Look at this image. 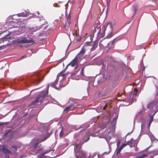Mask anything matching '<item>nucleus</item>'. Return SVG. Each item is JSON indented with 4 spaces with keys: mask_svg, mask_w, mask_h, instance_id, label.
<instances>
[{
    "mask_svg": "<svg viewBox=\"0 0 158 158\" xmlns=\"http://www.w3.org/2000/svg\"><path fill=\"white\" fill-rule=\"evenodd\" d=\"M152 123L151 122H149V123H148V130H149V128H150V125Z\"/></svg>",
    "mask_w": 158,
    "mask_h": 158,
    "instance_id": "nucleus-33",
    "label": "nucleus"
},
{
    "mask_svg": "<svg viewBox=\"0 0 158 158\" xmlns=\"http://www.w3.org/2000/svg\"><path fill=\"white\" fill-rule=\"evenodd\" d=\"M89 126V125H86L85 124H84L81 125V126H80L79 129L84 128V129L81 130L80 131V132H82V131H84L85 129H86Z\"/></svg>",
    "mask_w": 158,
    "mask_h": 158,
    "instance_id": "nucleus-15",
    "label": "nucleus"
},
{
    "mask_svg": "<svg viewBox=\"0 0 158 158\" xmlns=\"http://www.w3.org/2000/svg\"><path fill=\"white\" fill-rule=\"evenodd\" d=\"M107 4H108V0H107Z\"/></svg>",
    "mask_w": 158,
    "mask_h": 158,
    "instance_id": "nucleus-49",
    "label": "nucleus"
},
{
    "mask_svg": "<svg viewBox=\"0 0 158 158\" xmlns=\"http://www.w3.org/2000/svg\"><path fill=\"white\" fill-rule=\"evenodd\" d=\"M127 145H129L130 147H135L136 144L135 141L132 138L127 141Z\"/></svg>",
    "mask_w": 158,
    "mask_h": 158,
    "instance_id": "nucleus-14",
    "label": "nucleus"
},
{
    "mask_svg": "<svg viewBox=\"0 0 158 158\" xmlns=\"http://www.w3.org/2000/svg\"><path fill=\"white\" fill-rule=\"evenodd\" d=\"M153 118L152 116H150V120H149V122L152 123V122L153 121Z\"/></svg>",
    "mask_w": 158,
    "mask_h": 158,
    "instance_id": "nucleus-29",
    "label": "nucleus"
},
{
    "mask_svg": "<svg viewBox=\"0 0 158 158\" xmlns=\"http://www.w3.org/2000/svg\"><path fill=\"white\" fill-rule=\"evenodd\" d=\"M47 24H48V23L47 22H45V23L43 25V26L45 24L47 25Z\"/></svg>",
    "mask_w": 158,
    "mask_h": 158,
    "instance_id": "nucleus-43",
    "label": "nucleus"
},
{
    "mask_svg": "<svg viewBox=\"0 0 158 158\" xmlns=\"http://www.w3.org/2000/svg\"><path fill=\"white\" fill-rule=\"evenodd\" d=\"M115 39H114L112 41V44H113L114 43V41H115Z\"/></svg>",
    "mask_w": 158,
    "mask_h": 158,
    "instance_id": "nucleus-42",
    "label": "nucleus"
},
{
    "mask_svg": "<svg viewBox=\"0 0 158 158\" xmlns=\"http://www.w3.org/2000/svg\"><path fill=\"white\" fill-rule=\"evenodd\" d=\"M50 136V135L49 134H47L46 135L44 136V139L43 140H41L42 142L44 141L47 139Z\"/></svg>",
    "mask_w": 158,
    "mask_h": 158,
    "instance_id": "nucleus-21",
    "label": "nucleus"
},
{
    "mask_svg": "<svg viewBox=\"0 0 158 158\" xmlns=\"http://www.w3.org/2000/svg\"><path fill=\"white\" fill-rule=\"evenodd\" d=\"M48 93V89L47 91H43L40 92L39 94L37 97L36 99L32 102L30 105L32 107H35L37 105V103L40 100L41 103H42L44 101L46 96Z\"/></svg>",
    "mask_w": 158,
    "mask_h": 158,
    "instance_id": "nucleus-2",
    "label": "nucleus"
},
{
    "mask_svg": "<svg viewBox=\"0 0 158 158\" xmlns=\"http://www.w3.org/2000/svg\"><path fill=\"white\" fill-rule=\"evenodd\" d=\"M17 16L19 17H26L28 16V14L27 11L24 10L23 12L18 14Z\"/></svg>",
    "mask_w": 158,
    "mask_h": 158,
    "instance_id": "nucleus-16",
    "label": "nucleus"
},
{
    "mask_svg": "<svg viewBox=\"0 0 158 158\" xmlns=\"http://www.w3.org/2000/svg\"><path fill=\"white\" fill-rule=\"evenodd\" d=\"M90 55H86L85 56V58H87L88 56H90Z\"/></svg>",
    "mask_w": 158,
    "mask_h": 158,
    "instance_id": "nucleus-38",
    "label": "nucleus"
},
{
    "mask_svg": "<svg viewBox=\"0 0 158 158\" xmlns=\"http://www.w3.org/2000/svg\"><path fill=\"white\" fill-rule=\"evenodd\" d=\"M152 103H151V102H150L147 105V108L149 109H152Z\"/></svg>",
    "mask_w": 158,
    "mask_h": 158,
    "instance_id": "nucleus-24",
    "label": "nucleus"
},
{
    "mask_svg": "<svg viewBox=\"0 0 158 158\" xmlns=\"http://www.w3.org/2000/svg\"><path fill=\"white\" fill-rule=\"evenodd\" d=\"M92 57L90 58V59H89V60H91V59H92Z\"/></svg>",
    "mask_w": 158,
    "mask_h": 158,
    "instance_id": "nucleus-48",
    "label": "nucleus"
},
{
    "mask_svg": "<svg viewBox=\"0 0 158 158\" xmlns=\"http://www.w3.org/2000/svg\"><path fill=\"white\" fill-rule=\"evenodd\" d=\"M138 89L136 88H135L134 89V92L133 93V95L134 96H137L138 94Z\"/></svg>",
    "mask_w": 158,
    "mask_h": 158,
    "instance_id": "nucleus-20",
    "label": "nucleus"
},
{
    "mask_svg": "<svg viewBox=\"0 0 158 158\" xmlns=\"http://www.w3.org/2000/svg\"><path fill=\"white\" fill-rule=\"evenodd\" d=\"M106 107H107V105H106H106L104 106V107L103 108V109L104 110H105L106 108Z\"/></svg>",
    "mask_w": 158,
    "mask_h": 158,
    "instance_id": "nucleus-36",
    "label": "nucleus"
},
{
    "mask_svg": "<svg viewBox=\"0 0 158 158\" xmlns=\"http://www.w3.org/2000/svg\"><path fill=\"white\" fill-rule=\"evenodd\" d=\"M70 109L71 108H70V107H69V106H67L66 107H65V108L64 110V112L67 111H68L70 109Z\"/></svg>",
    "mask_w": 158,
    "mask_h": 158,
    "instance_id": "nucleus-28",
    "label": "nucleus"
},
{
    "mask_svg": "<svg viewBox=\"0 0 158 158\" xmlns=\"http://www.w3.org/2000/svg\"><path fill=\"white\" fill-rule=\"evenodd\" d=\"M41 18H43V17L42 16H41Z\"/></svg>",
    "mask_w": 158,
    "mask_h": 158,
    "instance_id": "nucleus-50",
    "label": "nucleus"
},
{
    "mask_svg": "<svg viewBox=\"0 0 158 158\" xmlns=\"http://www.w3.org/2000/svg\"><path fill=\"white\" fill-rule=\"evenodd\" d=\"M70 16L69 15L67 18V21L65 23V26H67L68 27L69 26L70 23Z\"/></svg>",
    "mask_w": 158,
    "mask_h": 158,
    "instance_id": "nucleus-17",
    "label": "nucleus"
},
{
    "mask_svg": "<svg viewBox=\"0 0 158 158\" xmlns=\"http://www.w3.org/2000/svg\"><path fill=\"white\" fill-rule=\"evenodd\" d=\"M98 45V41L97 40L86 42V44L82 47L80 52L68 64L65 70L66 69L69 65H71L72 67L76 66L77 67L78 62L82 60V56L85 54V52L89 53L91 51H94L97 47Z\"/></svg>",
    "mask_w": 158,
    "mask_h": 158,
    "instance_id": "nucleus-1",
    "label": "nucleus"
},
{
    "mask_svg": "<svg viewBox=\"0 0 158 158\" xmlns=\"http://www.w3.org/2000/svg\"><path fill=\"white\" fill-rule=\"evenodd\" d=\"M36 13H37V14L38 15H40V13L39 12V11H37V12H36Z\"/></svg>",
    "mask_w": 158,
    "mask_h": 158,
    "instance_id": "nucleus-41",
    "label": "nucleus"
},
{
    "mask_svg": "<svg viewBox=\"0 0 158 158\" xmlns=\"http://www.w3.org/2000/svg\"><path fill=\"white\" fill-rule=\"evenodd\" d=\"M81 38H80L79 39H77V41L79 42L81 40Z\"/></svg>",
    "mask_w": 158,
    "mask_h": 158,
    "instance_id": "nucleus-40",
    "label": "nucleus"
},
{
    "mask_svg": "<svg viewBox=\"0 0 158 158\" xmlns=\"http://www.w3.org/2000/svg\"><path fill=\"white\" fill-rule=\"evenodd\" d=\"M100 94V93H98V95H99V94Z\"/></svg>",
    "mask_w": 158,
    "mask_h": 158,
    "instance_id": "nucleus-53",
    "label": "nucleus"
},
{
    "mask_svg": "<svg viewBox=\"0 0 158 158\" xmlns=\"http://www.w3.org/2000/svg\"><path fill=\"white\" fill-rule=\"evenodd\" d=\"M125 155H126L125 154H124V155H123L122 156V158H126V157H125Z\"/></svg>",
    "mask_w": 158,
    "mask_h": 158,
    "instance_id": "nucleus-37",
    "label": "nucleus"
},
{
    "mask_svg": "<svg viewBox=\"0 0 158 158\" xmlns=\"http://www.w3.org/2000/svg\"><path fill=\"white\" fill-rule=\"evenodd\" d=\"M14 133L12 131H8L5 134L2 136V138H5L6 137H8V140H11L14 136Z\"/></svg>",
    "mask_w": 158,
    "mask_h": 158,
    "instance_id": "nucleus-10",
    "label": "nucleus"
},
{
    "mask_svg": "<svg viewBox=\"0 0 158 158\" xmlns=\"http://www.w3.org/2000/svg\"><path fill=\"white\" fill-rule=\"evenodd\" d=\"M103 30L102 33H101V28H99V31L98 33V35L100 38H102L105 35V32L107 28V29L109 30V32H110V34L108 35V38H110L113 36V35L112 33L113 31V28L112 27V24L111 23L109 22L106 23L103 26Z\"/></svg>",
    "mask_w": 158,
    "mask_h": 158,
    "instance_id": "nucleus-3",
    "label": "nucleus"
},
{
    "mask_svg": "<svg viewBox=\"0 0 158 158\" xmlns=\"http://www.w3.org/2000/svg\"><path fill=\"white\" fill-rule=\"evenodd\" d=\"M65 75V74H64L63 73H59L57 76L56 79L55 81L52 83L49 84L47 85V89H48L49 86H52L55 88L57 89V87L56 85L57 84L59 77H64Z\"/></svg>",
    "mask_w": 158,
    "mask_h": 158,
    "instance_id": "nucleus-9",
    "label": "nucleus"
},
{
    "mask_svg": "<svg viewBox=\"0 0 158 158\" xmlns=\"http://www.w3.org/2000/svg\"><path fill=\"white\" fill-rule=\"evenodd\" d=\"M81 145L80 141L78 140H77L75 143L74 151L77 153L76 154L77 158H85V153L81 150Z\"/></svg>",
    "mask_w": 158,
    "mask_h": 158,
    "instance_id": "nucleus-4",
    "label": "nucleus"
},
{
    "mask_svg": "<svg viewBox=\"0 0 158 158\" xmlns=\"http://www.w3.org/2000/svg\"><path fill=\"white\" fill-rule=\"evenodd\" d=\"M151 103H153L152 105V110H153L154 108L155 107L157 110H158V100H154L151 102Z\"/></svg>",
    "mask_w": 158,
    "mask_h": 158,
    "instance_id": "nucleus-13",
    "label": "nucleus"
},
{
    "mask_svg": "<svg viewBox=\"0 0 158 158\" xmlns=\"http://www.w3.org/2000/svg\"><path fill=\"white\" fill-rule=\"evenodd\" d=\"M89 132H86L84 136L82 142V143H85L88 141L89 139Z\"/></svg>",
    "mask_w": 158,
    "mask_h": 158,
    "instance_id": "nucleus-12",
    "label": "nucleus"
},
{
    "mask_svg": "<svg viewBox=\"0 0 158 158\" xmlns=\"http://www.w3.org/2000/svg\"><path fill=\"white\" fill-rule=\"evenodd\" d=\"M98 156V158H100V157Z\"/></svg>",
    "mask_w": 158,
    "mask_h": 158,
    "instance_id": "nucleus-51",
    "label": "nucleus"
},
{
    "mask_svg": "<svg viewBox=\"0 0 158 158\" xmlns=\"http://www.w3.org/2000/svg\"><path fill=\"white\" fill-rule=\"evenodd\" d=\"M123 148L120 147L119 148L117 149L116 151V154L118 155L120 154L121 150Z\"/></svg>",
    "mask_w": 158,
    "mask_h": 158,
    "instance_id": "nucleus-22",
    "label": "nucleus"
},
{
    "mask_svg": "<svg viewBox=\"0 0 158 158\" xmlns=\"http://www.w3.org/2000/svg\"><path fill=\"white\" fill-rule=\"evenodd\" d=\"M137 6H135L133 7V11L134 12V14L136 12L137 10Z\"/></svg>",
    "mask_w": 158,
    "mask_h": 158,
    "instance_id": "nucleus-27",
    "label": "nucleus"
},
{
    "mask_svg": "<svg viewBox=\"0 0 158 158\" xmlns=\"http://www.w3.org/2000/svg\"><path fill=\"white\" fill-rule=\"evenodd\" d=\"M41 142V140L38 139L32 140L29 144V148L31 151H34L36 149L40 147L41 144H39Z\"/></svg>",
    "mask_w": 158,
    "mask_h": 158,
    "instance_id": "nucleus-5",
    "label": "nucleus"
},
{
    "mask_svg": "<svg viewBox=\"0 0 158 158\" xmlns=\"http://www.w3.org/2000/svg\"><path fill=\"white\" fill-rule=\"evenodd\" d=\"M2 150L3 152L5 153H7L12 154V152L10 151L9 150L5 147H3L2 148Z\"/></svg>",
    "mask_w": 158,
    "mask_h": 158,
    "instance_id": "nucleus-18",
    "label": "nucleus"
},
{
    "mask_svg": "<svg viewBox=\"0 0 158 158\" xmlns=\"http://www.w3.org/2000/svg\"><path fill=\"white\" fill-rule=\"evenodd\" d=\"M127 145V143H126L123 144L121 145V147L123 149V148L126 146Z\"/></svg>",
    "mask_w": 158,
    "mask_h": 158,
    "instance_id": "nucleus-30",
    "label": "nucleus"
},
{
    "mask_svg": "<svg viewBox=\"0 0 158 158\" xmlns=\"http://www.w3.org/2000/svg\"><path fill=\"white\" fill-rule=\"evenodd\" d=\"M118 117V116L117 115V116H116V118L114 117L112 119V121L113 122L117 120Z\"/></svg>",
    "mask_w": 158,
    "mask_h": 158,
    "instance_id": "nucleus-32",
    "label": "nucleus"
},
{
    "mask_svg": "<svg viewBox=\"0 0 158 158\" xmlns=\"http://www.w3.org/2000/svg\"><path fill=\"white\" fill-rule=\"evenodd\" d=\"M63 135H64V131H63V129L62 128L61 129L60 132V133L59 135L60 137H62L63 136Z\"/></svg>",
    "mask_w": 158,
    "mask_h": 158,
    "instance_id": "nucleus-25",
    "label": "nucleus"
},
{
    "mask_svg": "<svg viewBox=\"0 0 158 158\" xmlns=\"http://www.w3.org/2000/svg\"><path fill=\"white\" fill-rule=\"evenodd\" d=\"M10 148L12 151L14 152L16 151L17 150V148L16 146H12L11 148Z\"/></svg>",
    "mask_w": 158,
    "mask_h": 158,
    "instance_id": "nucleus-26",
    "label": "nucleus"
},
{
    "mask_svg": "<svg viewBox=\"0 0 158 158\" xmlns=\"http://www.w3.org/2000/svg\"><path fill=\"white\" fill-rule=\"evenodd\" d=\"M120 141H118V142L117 143V146L118 147L120 144Z\"/></svg>",
    "mask_w": 158,
    "mask_h": 158,
    "instance_id": "nucleus-35",
    "label": "nucleus"
},
{
    "mask_svg": "<svg viewBox=\"0 0 158 158\" xmlns=\"http://www.w3.org/2000/svg\"><path fill=\"white\" fill-rule=\"evenodd\" d=\"M44 78V77L41 74L37 73L35 74V76L33 78H31L30 80L31 82H34L35 84L39 83Z\"/></svg>",
    "mask_w": 158,
    "mask_h": 158,
    "instance_id": "nucleus-6",
    "label": "nucleus"
},
{
    "mask_svg": "<svg viewBox=\"0 0 158 158\" xmlns=\"http://www.w3.org/2000/svg\"><path fill=\"white\" fill-rule=\"evenodd\" d=\"M2 47V46H0V50L1 49V48Z\"/></svg>",
    "mask_w": 158,
    "mask_h": 158,
    "instance_id": "nucleus-47",
    "label": "nucleus"
},
{
    "mask_svg": "<svg viewBox=\"0 0 158 158\" xmlns=\"http://www.w3.org/2000/svg\"><path fill=\"white\" fill-rule=\"evenodd\" d=\"M106 95H103H103H102V97H104V96H105Z\"/></svg>",
    "mask_w": 158,
    "mask_h": 158,
    "instance_id": "nucleus-45",
    "label": "nucleus"
},
{
    "mask_svg": "<svg viewBox=\"0 0 158 158\" xmlns=\"http://www.w3.org/2000/svg\"><path fill=\"white\" fill-rule=\"evenodd\" d=\"M73 35H76V33H73Z\"/></svg>",
    "mask_w": 158,
    "mask_h": 158,
    "instance_id": "nucleus-46",
    "label": "nucleus"
},
{
    "mask_svg": "<svg viewBox=\"0 0 158 158\" xmlns=\"http://www.w3.org/2000/svg\"><path fill=\"white\" fill-rule=\"evenodd\" d=\"M127 145V143H126L123 144L121 145V147L123 149V148L126 146Z\"/></svg>",
    "mask_w": 158,
    "mask_h": 158,
    "instance_id": "nucleus-31",
    "label": "nucleus"
},
{
    "mask_svg": "<svg viewBox=\"0 0 158 158\" xmlns=\"http://www.w3.org/2000/svg\"><path fill=\"white\" fill-rule=\"evenodd\" d=\"M3 39L4 40V39H5V40H6V39H6L5 37H4V38H3Z\"/></svg>",
    "mask_w": 158,
    "mask_h": 158,
    "instance_id": "nucleus-44",
    "label": "nucleus"
},
{
    "mask_svg": "<svg viewBox=\"0 0 158 158\" xmlns=\"http://www.w3.org/2000/svg\"><path fill=\"white\" fill-rule=\"evenodd\" d=\"M83 69H82V71H83Z\"/></svg>",
    "mask_w": 158,
    "mask_h": 158,
    "instance_id": "nucleus-52",
    "label": "nucleus"
},
{
    "mask_svg": "<svg viewBox=\"0 0 158 158\" xmlns=\"http://www.w3.org/2000/svg\"><path fill=\"white\" fill-rule=\"evenodd\" d=\"M75 104L76 103L75 102H73L69 106V107H70V108H71V110H73L75 108Z\"/></svg>",
    "mask_w": 158,
    "mask_h": 158,
    "instance_id": "nucleus-19",
    "label": "nucleus"
},
{
    "mask_svg": "<svg viewBox=\"0 0 158 158\" xmlns=\"http://www.w3.org/2000/svg\"><path fill=\"white\" fill-rule=\"evenodd\" d=\"M25 57H26V55H25L24 56H22V57H21V58H20V60H21L22 59H23V58Z\"/></svg>",
    "mask_w": 158,
    "mask_h": 158,
    "instance_id": "nucleus-34",
    "label": "nucleus"
},
{
    "mask_svg": "<svg viewBox=\"0 0 158 158\" xmlns=\"http://www.w3.org/2000/svg\"><path fill=\"white\" fill-rule=\"evenodd\" d=\"M148 156V153H145L143 151H141L137 153L136 158H144L147 157Z\"/></svg>",
    "mask_w": 158,
    "mask_h": 158,
    "instance_id": "nucleus-11",
    "label": "nucleus"
},
{
    "mask_svg": "<svg viewBox=\"0 0 158 158\" xmlns=\"http://www.w3.org/2000/svg\"><path fill=\"white\" fill-rule=\"evenodd\" d=\"M57 3H55L54 4L53 6H54L55 7H57Z\"/></svg>",
    "mask_w": 158,
    "mask_h": 158,
    "instance_id": "nucleus-39",
    "label": "nucleus"
},
{
    "mask_svg": "<svg viewBox=\"0 0 158 158\" xmlns=\"http://www.w3.org/2000/svg\"><path fill=\"white\" fill-rule=\"evenodd\" d=\"M17 43L19 44L21 43H33L34 41L33 39L28 40L26 37H21L17 39Z\"/></svg>",
    "mask_w": 158,
    "mask_h": 158,
    "instance_id": "nucleus-8",
    "label": "nucleus"
},
{
    "mask_svg": "<svg viewBox=\"0 0 158 158\" xmlns=\"http://www.w3.org/2000/svg\"><path fill=\"white\" fill-rule=\"evenodd\" d=\"M50 152H51V153L52 154V153H53L54 152L51 150L48 151H44L43 149L41 148L37 150L35 153L38 155L39 158H42L45 157V154L48 153H50Z\"/></svg>",
    "mask_w": 158,
    "mask_h": 158,
    "instance_id": "nucleus-7",
    "label": "nucleus"
},
{
    "mask_svg": "<svg viewBox=\"0 0 158 158\" xmlns=\"http://www.w3.org/2000/svg\"><path fill=\"white\" fill-rule=\"evenodd\" d=\"M115 129V125H114V124L113 125L111 126V127H110V131H114Z\"/></svg>",
    "mask_w": 158,
    "mask_h": 158,
    "instance_id": "nucleus-23",
    "label": "nucleus"
}]
</instances>
